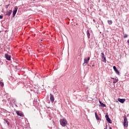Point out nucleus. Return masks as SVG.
<instances>
[{"label": "nucleus", "mask_w": 129, "mask_h": 129, "mask_svg": "<svg viewBox=\"0 0 129 129\" xmlns=\"http://www.w3.org/2000/svg\"><path fill=\"white\" fill-rule=\"evenodd\" d=\"M6 123L8 124V125H9V124H10V123L8 122V121L7 120H6Z\"/></svg>", "instance_id": "obj_21"}, {"label": "nucleus", "mask_w": 129, "mask_h": 129, "mask_svg": "<svg viewBox=\"0 0 129 129\" xmlns=\"http://www.w3.org/2000/svg\"><path fill=\"white\" fill-rule=\"evenodd\" d=\"M16 113L18 116L24 117L25 115L22 111H16Z\"/></svg>", "instance_id": "obj_3"}, {"label": "nucleus", "mask_w": 129, "mask_h": 129, "mask_svg": "<svg viewBox=\"0 0 129 129\" xmlns=\"http://www.w3.org/2000/svg\"><path fill=\"white\" fill-rule=\"evenodd\" d=\"M95 115L96 119H97V120H99L100 119V118H99V117L97 115V112H96L95 113Z\"/></svg>", "instance_id": "obj_13"}, {"label": "nucleus", "mask_w": 129, "mask_h": 129, "mask_svg": "<svg viewBox=\"0 0 129 129\" xmlns=\"http://www.w3.org/2000/svg\"><path fill=\"white\" fill-rule=\"evenodd\" d=\"M99 103L100 104H101V106H103V107H106V105L104 104L103 103H102V102H101L100 101H99Z\"/></svg>", "instance_id": "obj_16"}, {"label": "nucleus", "mask_w": 129, "mask_h": 129, "mask_svg": "<svg viewBox=\"0 0 129 129\" xmlns=\"http://www.w3.org/2000/svg\"><path fill=\"white\" fill-rule=\"evenodd\" d=\"M94 66H95V65H94V64H93V65H92V67H94Z\"/></svg>", "instance_id": "obj_25"}, {"label": "nucleus", "mask_w": 129, "mask_h": 129, "mask_svg": "<svg viewBox=\"0 0 129 129\" xmlns=\"http://www.w3.org/2000/svg\"><path fill=\"white\" fill-rule=\"evenodd\" d=\"M127 43L129 44V39L127 40Z\"/></svg>", "instance_id": "obj_24"}, {"label": "nucleus", "mask_w": 129, "mask_h": 129, "mask_svg": "<svg viewBox=\"0 0 129 129\" xmlns=\"http://www.w3.org/2000/svg\"><path fill=\"white\" fill-rule=\"evenodd\" d=\"M117 100L118 101L120 102V103H124V102H125V99L118 98Z\"/></svg>", "instance_id": "obj_11"}, {"label": "nucleus", "mask_w": 129, "mask_h": 129, "mask_svg": "<svg viewBox=\"0 0 129 129\" xmlns=\"http://www.w3.org/2000/svg\"><path fill=\"white\" fill-rule=\"evenodd\" d=\"M105 118L107 121V122H109V123H112L111 119L109 118V115H108V113L105 116Z\"/></svg>", "instance_id": "obj_5"}, {"label": "nucleus", "mask_w": 129, "mask_h": 129, "mask_svg": "<svg viewBox=\"0 0 129 129\" xmlns=\"http://www.w3.org/2000/svg\"><path fill=\"white\" fill-rule=\"evenodd\" d=\"M87 35L88 38H90V33L89 32V30H87Z\"/></svg>", "instance_id": "obj_15"}, {"label": "nucleus", "mask_w": 129, "mask_h": 129, "mask_svg": "<svg viewBox=\"0 0 129 129\" xmlns=\"http://www.w3.org/2000/svg\"><path fill=\"white\" fill-rule=\"evenodd\" d=\"M49 95L50 96V99L51 102L52 103H53L54 101V96L53 95H52L51 94H50Z\"/></svg>", "instance_id": "obj_8"}, {"label": "nucleus", "mask_w": 129, "mask_h": 129, "mask_svg": "<svg viewBox=\"0 0 129 129\" xmlns=\"http://www.w3.org/2000/svg\"><path fill=\"white\" fill-rule=\"evenodd\" d=\"M110 129H112L111 127H110Z\"/></svg>", "instance_id": "obj_26"}, {"label": "nucleus", "mask_w": 129, "mask_h": 129, "mask_svg": "<svg viewBox=\"0 0 129 129\" xmlns=\"http://www.w3.org/2000/svg\"><path fill=\"white\" fill-rule=\"evenodd\" d=\"M10 5H6V9H8V7L10 6Z\"/></svg>", "instance_id": "obj_20"}, {"label": "nucleus", "mask_w": 129, "mask_h": 129, "mask_svg": "<svg viewBox=\"0 0 129 129\" xmlns=\"http://www.w3.org/2000/svg\"><path fill=\"white\" fill-rule=\"evenodd\" d=\"M60 125L64 127L65 126L67 125L68 121L67 119H61L59 120Z\"/></svg>", "instance_id": "obj_1"}, {"label": "nucleus", "mask_w": 129, "mask_h": 129, "mask_svg": "<svg viewBox=\"0 0 129 129\" xmlns=\"http://www.w3.org/2000/svg\"><path fill=\"white\" fill-rule=\"evenodd\" d=\"M113 69L115 72H116V74L119 75V72L117 70L115 66L113 67Z\"/></svg>", "instance_id": "obj_10"}, {"label": "nucleus", "mask_w": 129, "mask_h": 129, "mask_svg": "<svg viewBox=\"0 0 129 129\" xmlns=\"http://www.w3.org/2000/svg\"><path fill=\"white\" fill-rule=\"evenodd\" d=\"M101 57H102V59H103V62L104 63H106V57H105V55L104 53V52H102L101 53Z\"/></svg>", "instance_id": "obj_4"}, {"label": "nucleus", "mask_w": 129, "mask_h": 129, "mask_svg": "<svg viewBox=\"0 0 129 129\" xmlns=\"http://www.w3.org/2000/svg\"><path fill=\"white\" fill-rule=\"evenodd\" d=\"M12 10H10L9 11H6V15L10 17L11 16V14H12Z\"/></svg>", "instance_id": "obj_12"}, {"label": "nucleus", "mask_w": 129, "mask_h": 129, "mask_svg": "<svg viewBox=\"0 0 129 129\" xmlns=\"http://www.w3.org/2000/svg\"><path fill=\"white\" fill-rule=\"evenodd\" d=\"M33 1H35V0H33Z\"/></svg>", "instance_id": "obj_27"}, {"label": "nucleus", "mask_w": 129, "mask_h": 129, "mask_svg": "<svg viewBox=\"0 0 129 129\" xmlns=\"http://www.w3.org/2000/svg\"><path fill=\"white\" fill-rule=\"evenodd\" d=\"M127 35L126 34H125L124 35L123 38H127Z\"/></svg>", "instance_id": "obj_19"}, {"label": "nucleus", "mask_w": 129, "mask_h": 129, "mask_svg": "<svg viewBox=\"0 0 129 129\" xmlns=\"http://www.w3.org/2000/svg\"><path fill=\"white\" fill-rule=\"evenodd\" d=\"M3 16L1 15V16H0V19H1H1H3Z\"/></svg>", "instance_id": "obj_22"}, {"label": "nucleus", "mask_w": 129, "mask_h": 129, "mask_svg": "<svg viewBox=\"0 0 129 129\" xmlns=\"http://www.w3.org/2000/svg\"><path fill=\"white\" fill-rule=\"evenodd\" d=\"M107 23L109 25H111L112 24V20H107Z\"/></svg>", "instance_id": "obj_14"}, {"label": "nucleus", "mask_w": 129, "mask_h": 129, "mask_svg": "<svg viewBox=\"0 0 129 129\" xmlns=\"http://www.w3.org/2000/svg\"><path fill=\"white\" fill-rule=\"evenodd\" d=\"M5 58L8 60H11V55L8 54L7 53L5 54Z\"/></svg>", "instance_id": "obj_9"}, {"label": "nucleus", "mask_w": 129, "mask_h": 129, "mask_svg": "<svg viewBox=\"0 0 129 129\" xmlns=\"http://www.w3.org/2000/svg\"><path fill=\"white\" fill-rule=\"evenodd\" d=\"M0 85H1V86H2V87H3L4 86V83L1 82L0 81Z\"/></svg>", "instance_id": "obj_18"}, {"label": "nucleus", "mask_w": 129, "mask_h": 129, "mask_svg": "<svg viewBox=\"0 0 129 129\" xmlns=\"http://www.w3.org/2000/svg\"><path fill=\"white\" fill-rule=\"evenodd\" d=\"M90 59V57H88L87 58H85L84 60V63H83V66H84V64H85L86 63V64L88 63Z\"/></svg>", "instance_id": "obj_7"}, {"label": "nucleus", "mask_w": 129, "mask_h": 129, "mask_svg": "<svg viewBox=\"0 0 129 129\" xmlns=\"http://www.w3.org/2000/svg\"><path fill=\"white\" fill-rule=\"evenodd\" d=\"M93 21L94 22V23H95L96 22V21L94 19V20H93Z\"/></svg>", "instance_id": "obj_23"}, {"label": "nucleus", "mask_w": 129, "mask_h": 129, "mask_svg": "<svg viewBox=\"0 0 129 129\" xmlns=\"http://www.w3.org/2000/svg\"><path fill=\"white\" fill-rule=\"evenodd\" d=\"M18 9V7H15L14 10H13V17L15 16L16 14H17V13Z\"/></svg>", "instance_id": "obj_6"}, {"label": "nucleus", "mask_w": 129, "mask_h": 129, "mask_svg": "<svg viewBox=\"0 0 129 129\" xmlns=\"http://www.w3.org/2000/svg\"><path fill=\"white\" fill-rule=\"evenodd\" d=\"M118 82V80H117V79H115L114 81H113V83L114 84H115V83H116L117 82Z\"/></svg>", "instance_id": "obj_17"}, {"label": "nucleus", "mask_w": 129, "mask_h": 129, "mask_svg": "<svg viewBox=\"0 0 129 129\" xmlns=\"http://www.w3.org/2000/svg\"><path fill=\"white\" fill-rule=\"evenodd\" d=\"M123 126L124 127H127L128 126V122L127 120V117L126 116L124 117Z\"/></svg>", "instance_id": "obj_2"}]
</instances>
